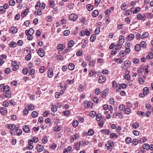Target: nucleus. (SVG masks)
Returning <instances> with one entry per match:
<instances>
[{
  "label": "nucleus",
  "mask_w": 153,
  "mask_h": 153,
  "mask_svg": "<svg viewBox=\"0 0 153 153\" xmlns=\"http://www.w3.org/2000/svg\"><path fill=\"white\" fill-rule=\"evenodd\" d=\"M114 142L113 141L109 140L108 141V143L106 144L105 146L108 150H111V148L114 146Z\"/></svg>",
  "instance_id": "nucleus-1"
},
{
  "label": "nucleus",
  "mask_w": 153,
  "mask_h": 153,
  "mask_svg": "<svg viewBox=\"0 0 153 153\" xmlns=\"http://www.w3.org/2000/svg\"><path fill=\"white\" fill-rule=\"evenodd\" d=\"M69 18L71 20L75 21L77 19L78 16L76 14L72 13L69 15Z\"/></svg>",
  "instance_id": "nucleus-2"
},
{
  "label": "nucleus",
  "mask_w": 153,
  "mask_h": 153,
  "mask_svg": "<svg viewBox=\"0 0 153 153\" xmlns=\"http://www.w3.org/2000/svg\"><path fill=\"white\" fill-rule=\"evenodd\" d=\"M92 103L91 102H87V101H84L83 102V105L85 108H90L91 107V104Z\"/></svg>",
  "instance_id": "nucleus-3"
},
{
  "label": "nucleus",
  "mask_w": 153,
  "mask_h": 153,
  "mask_svg": "<svg viewBox=\"0 0 153 153\" xmlns=\"http://www.w3.org/2000/svg\"><path fill=\"white\" fill-rule=\"evenodd\" d=\"M37 53L41 57H43L45 55V52L42 48H40L37 51Z\"/></svg>",
  "instance_id": "nucleus-4"
},
{
  "label": "nucleus",
  "mask_w": 153,
  "mask_h": 153,
  "mask_svg": "<svg viewBox=\"0 0 153 153\" xmlns=\"http://www.w3.org/2000/svg\"><path fill=\"white\" fill-rule=\"evenodd\" d=\"M123 67H122L123 68H125L126 67L128 68L131 65V63L130 61L128 60L125 61L123 64Z\"/></svg>",
  "instance_id": "nucleus-5"
},
{
  "label": "nucleus",
  "mask_w": 153,
  "mask_h": 153,
  "mask_svg": "<svg viewBox=\"0 0 153 153\" xmlns=\"http://www.w3.org/2000/svg\"><path fill=\"white\" fill-rule=\"evenodd\" d=\"M106 80V77L104 76H100L99 77V82L100 83H102Z\"/></svg>",
  "instance_id": "nucleus-6"
},
{
  "label": "nucleus",
  "mask_w": 153,
  "mask_h": 153,
  "mask_svg": "<svg viewBox=\"0 0 153 153\" xmlns=\"http://www.w3.org/2000/svg\"><path fill=\"white\" fill-rule=\"evenodd\" d=\"M7 112L6 108L4 107L0 108V113L2 115L6 114Z\"/></svg>",
  "instance_id": "nucleus-7"
},
{
  "label": "nucleus",
  "mask_w": 153,
  "mask_h": 153,
  "mask_svg": "<svg viewBox=\"0 0 153 153\" xmlns=\"http://www.w3.org/2000/svg\"><path fill=\"white\" fill-rule=\"evenodd\" d=\"M3 87L1 88V91L6 92L10 91V87L8 86H3Z\"/></svg>",
  "instance_id": "nucleus-8"
},
{
  "label": "nucleus",
  "mask_w": 153,
  "mask_h": 153,
  "mask_svg": "<svg viewBox=\"0 0 153 153\" xmlns=\"http://www.w3.org/2000/svg\"><path fill=\"white\" fill-rule=\"evenodd\" d=\"M108 93V91L107 90H105L102 91L100 93V95L102 97L104 98L106 96L107 94Z\"/></svg>",
  "instance_id": "nucleus-9"
},
{
  "label": "nucleus",
  "mask_w": 153,
  "mask_h": 153,
  "mask_svg": "<svg viewBox=\"0 0 153 153\" xmlns=\"http://www.w3.org/2000/svg\"><path fill=\"white\" fill-rule=\"evenodd\" d=\"M7 127L11 130H13L14 129L16 128V126L13 124H8L7 125Z\"/></svg>",
  "instance_id": "nucleus-10"
},
{
  "label": "nucleus",
  "mask_w": 153,
  "mask_h": 153,
  "mask_svg": "<svg viewBox=\"0 0 153 153\" xmlns=\"http://www.w3.org/2000/svg\"><path fill=\"white\" fill-rule=\"evenodd\" d=\"M100 132L101 134L105 133L108 135L111 132V131L109 130L102 129L100 131Z\"/></svg>",
  "instance_id": "nucleus-11"
},
{
  "label": "nucleus",
  "mask_w": 153,
  "mask_h": 153,
  "mask_svg": "<svg viewBox=\"0 0 153 153\" xmlns=\"http://www.w3.org/2000/svg\"><path fill=\"white\" fill-rule=\"evenodd\" d=\"M134 38V36L133 34H130L126 37L127 39L129 41H131Z\"/></svg>",
  "instance_id": "nucleus-12"
},
{
  "label": "nucleus",
  "mask_w": 153,
  "mask_h": 153,
  "mask_svg": "<svg viewBox=\"0 0 153 153\" xmlns=\"http://www.w3.org/2000/svg\"><path fill=\"white\" fill-rule=\"evenodd\" d=\"M43 147L42 145H41L38 146L36 147L37 150L38 152H42L43 150Z\"/></svg>",
  "instance_id": "nucleus-13"
},
{
  "label": "nucleus",
  "mask_w": 153,
  "mask_h": 153,
  "mask_svg": "<svg viewBox=\"0 0 153 153\" xmlns=\"http://www.w3.org/2000/svg\"><path fill=\"white\" fill-rule=\"evenodd\" d=\"M24 131L26 133H28L30 131V129L27 125L24 126L23 128Z\"/></svg>",
  "instance_id": "nucleus-14"
},
{
  "label": "nucleus",
  "mask_w": 153,
  "mask_h": 153,
  "mask_svg": "<svg viewBox=\"0 0 153 153\" xmlns=\"http://www.w3.org/2000/svg\"><path fill=\"white\" fill-rule=\"evenodd\" d=\"M153 58V53L152 52H150L149 53L148 55L146 57V58L147 59H152Z\"/></svg>",
  "instance_id": "nucleus-15"
},
{
  "label": "nucleus",
  "mask_w": 153,
  "mask_h": 153,
  "mask_svg": "<svg viewBox=\"0 0 153 153\" xmlns=\"http://www.w3.org/2000/svg\"><path fill=\"white\" fill-rule=\"evenodd\" d=\"M75 67L74 65L71 63H70L69 64L68 68L70 70H73L74 68Z\"/></svg>",
  "instance_id": "nucleus-16"
},
{
  "label": "nucleus",
  "mask_w": 153,
  "mask_h": 153,
  "mask_svg": "<svg viewBox=\"0 0 153 153\" xmlns=\"http://www.w3.org/2000/svg\"><path fill=\"white\" fill-rule=\"evenodd\" d=\"M80 146V142H78L75 144V149L76 150H78L79 149Z\"/></svg>",
  "instance_id": "nucleus-17"
},
{
  "label": "nucleus",
  "mask_w": 153,
  "mask_h": 153,
  "mask_svg": "<svg viewBox=\"0 0 153 153\" xmlns=\"http://www.w3.org/2000/svg\"><path fill=\"white\" fill-rule=\"evenodd\" d=\"M148 36L149 33L147 32H145L141 36V38L142 39H144L146 38H147Z\"/></svg>",
  "instance_id": "nucleus-18"
},
{
  "label": "nucleus",
  "mask_w": 153,
  "mask_h": 153,
  "mask_svg": "<svg viewBox=\"0 0 153 153\" xmlns=\"http://www.w3.org/2000/svg\"><path fill=\"white\" fill-rule=\"evenodd\" d=\"M99 14V12L98 11L95 10L92 13V16L94 17H96Z\"/></svg>",
  "instance_id": "nucleus-19"
},
{
  "label": "nucleus",
  "mask_w": 153,
  "mask_h": 153,
  "mask_svg": "<svg viewBox=\"0 0 153 153\" xmlns=\"http://www.w3.org/2000/svg\"><path fill=\"white\" fill-rule=\"evenodd\" d=\"M61 130V127L59 126H56L54 128L53 130L56 132L59 131Z\"/></svg>",
  "instance_id": "nucleus-20"
},
{
  "label": "nucleus",
  "mask_w": 153,
  "mask_h": 153,
  "mask_svg": "<svg viewBox=\"0 0 153 153\" xmlns=\"http://www.w3.org/2000/svg\"><path fill=\"white\" fill-rule=\"evenodd\" d=\"M143 148L144 149H146V150H148L149 149H150L149 145L148 144H146V143L144 144L143 145Z\"/></svg>",
  "instance_id": "nucleus-21"
},
{
  "label": "nucleus",
  "mask_w": 153,
  "mask_h": 153,
  "mask_svg": "<svg viewBox=\"0 0 153 153\" xmlns=\"http://www.w3.org/2000/svg\"><path fill=\"white\" fill-rule=\"evenodd\" d=\"M49 4L50 7L51 8H53L55 6V3L53 1H49Z\"/></svg>",
  "instance_id": "nucleus-22"
},
{
  "label": "nucleus",
  "mask_w": 153,
  "mask_h": 153,
  "mask_svg": "<svg viewBox=\"0 0 153 153\" xmlns=\"http://www.w3.org/2000/svg\"><path fill=\"white\" fill-rule=\"evenodd\" d=\"M51 111L54 112H56L57 110V107L55 105H53L51 107Z\"/></svg>",
  "instance_id": "nucleus-23"
},
{
  "label": "nucleus",
  "mask_w": 153,
  "mask_h": 153,
  "mask_svg": "<svg viewBox=\"0 0 153 153\" xmlns=\"http://www.w3.org/2000/svg\"><path fill=\"white\" fill-rule=\"evenodd\" d=\"M96 39V36L95 34L92 35L90 37V40L92 42H94Z\"/></svg>",
  "instance_id": "nucleus-24"
},
{
  "label": "nucleus",
  "mask_w": 153,
  "mask_h": 153,
  "mask_svg": "<svg viewBox=\"0 0 153 153\" xmlns=\"http://www.w3.org/2000/svg\"><path fill=\"white\" fill-rule=\"evenodd\" d=\"M65 48V45H62V44H59L57 47V48L58 50H60V51H62L64 48Z\"/></svg>",
  "instance_id": "nucleus-25"
},
{
  "label": "nucleus",
  "mask_w": 153,
  "mask_h": 153,
  "mask_svg": "<svg viewBox=\"0 0 153 153\" xmlns=\"http://www.w3.org/2000/svg\"><path fill=\"white\" fill-rule=\"evenodd\" d=\"M65 90V89H62L61 90L60 92V93L59 92H56V94L57 95V98H59V97L60 96L59 94H60L61 95H62L63 94Z\"/></svg>",
  "instance_id": "nucleus-26"
},
{
  "label": "nucleus",
  "mask_w": 153,
  "mask_h": 153,
  "mask_svg": "<svg viewBox=\"0 0 153 153\" xmlns=\"http://www.w3.org/2000/svg\"><path fill=\"white\" fill-rule=\"evenodd\" d=\"M74 42L72 40H71L69 41L68 43V47L71 48L74 45Z\"/></svg>",
  "instance_id": "nucleus-27"
},
{
  "label": "nucleus",
  "mask_w": 153,
  "mask_h": 153,
  "mask_svg": "<svg viewBox=\"0 0 153 153\" xmlns=\"http://www.w3.org/2000/svg\"><path fill=\"white\" fill-rule=\"evenodd\" d=\"M38 114L37 111H33L32 113V116L33 117L35 118L38 116Z\"/></svg>",
  "instance_id": "nucleus-28"
},
{
  "label": "nucleus",
  "mask_w": 153,
  "mask_h": 153,
  "mask_svg": "<svg viewBox=\"0 0 153 153\" xmlns=\"http://www.w3.org/2000/svg\"><path fill=\"white\" fill-rule=\"evenodd\" d=\"M22 73L24 75H26L28 72V70L27 68H25L22 70Z\"/></svg>",
  "instance_id": "nucleus-29"
},
{
  "label": "nucleus",
  "mask_w": 153,
  "mask_h": 153,
  "mask_svg": "<svg viewBox=\"0 0 153 153\" xmlns=\"http://www.w3.org/2000/svg\"><path fill=\"white\" fill-rule=\"evenodd\" d=\"M11 95V93L10 91H7L6 92L5 94V97L6 98H10Z\"/></svg>",
  "instance_id": "nucleus-30"
},
{
  "label": "nucleus",
  "mask_w": 153,
  "mask_h": 153,
  "mask_svg": "<svg viewBox=\"0 0 153 153\" xmlns=\"http://www.w3.org/2000/svg\"><path fill=\"white\" fill-rule=\"evenodd\" d=\"M87 7L88 11H91L94 8L93 6L91 5L90 4H88L87 5Z\"/></svg>",
  "instance_id": "nucleus-31"
},
{
  "label": "nucleus",
  "mask_w": 153,
  "mask_h": 153,
  "mask_svg": "<svg viewBox=\"0 0 153 153\" xmlns=\"http://www.w3.org/2000/svg\"><path fill=\"white\" fill-rule=\"evenodd\" d=\"M134 48L136 51H139L140 49L141 46L138 44H137L135 46Z\"/></svg>",
  "instance_id": "nucleus-32"
},
{
  "label": "nucleus",
  "mask_w": 153,
  "mask_h": 153,
  "mask_svg": "<svg viewBox=\"0 0 153 153\" xmlns=\"http://www.w3.org/2000/svg\"><path fill=\"white\" fill-rule=\"evenodd\" d=\"M10 30L12 32L14 33H16L18 31L17 28L15 27H12Z\"/></svg>",
  "instance_id": "nucleus-33"
},
{
  "label": "nucleus",
  "mask_w": 153,
  "mask_h": 153,
  "mask_svg": "<svg viewBox=\"0 0 153 153\" xmlns=\"http://www.w3.org/2000/svg\"><path fill=\"white\" fill-rule=\"evenodd\" d=\"M78 125V122L76 120L74 121L72 123V126L74 127H76Z\"/></svg>",
  "instance_id": "nucleus-34"
},
{
  "label": "nucleus",
  "mask_w": 153,
  "mask_h": 153,
  "mask_svg": "<svg viewBox=\"0 0 153 153\" xmlns=\"http://www.w3.org/2000/svg\"><path fill=\"white\" fill-rule=\"evenodd\" d=\"M9 45L10 47L15 48L17 44L16 43L12 41L10 43Z\"/></svg>",
  "instance_id": "nucleus-35"
},
{
  "label": "nucleus",
  "mask_w": 153,
  "mask_h": 153,
  "mask_svg": "<svg viewBox=\"0 0 153 153\" xmlns=\"http://www.w3.org/2000/svg\"><path fill=\"white\" fill-rule=\"evenodd\" d=\"M110 137L111 138H116L118 137V136L115 133H112L110 134Z\"/></svg>",
  "instance_id": "nucleus-36"
},
{
  "label": "nucleus",
  "mask_w": 153,
  "mask_h": 153,
  "mask_svg": "<svg viewBox=\"0 0 153 153\" xmlns=\"http://www.w3.org/2000/svg\"><path fill=\"white\" fill-rule=\"evenodd\" d=\"M125 141L127 144H129L131 142V139L129 137L126 138Z\"/></svg>",
  "instance_id": "nucleus-37"
},
{
  "label": "nucleus",
  "mask_w": 153,
  "mask_h": 153,
  "mask_svg": "<svg viewBox=\"0 0 153 153\" xmlns=\"http://www.w3.org/2000/svg\"><path fill=\"white\" fill-rule=\"evenodd\" d=\"M31 55L30 53H28L26 56V59L27 61H29L31 59Z\"/></svg>",
  "instance_id": "nucleus-38"
},
{
  "label": "nucleus",
  "mask_w": 153,
  "mask_h": 153,
  "mask_svg": "<svg viewBox=\"0 0 153 153\" xmlns=\"http://www.w3.org/2000/svg\"><path fill=\"white\" fill-rule=\"evenodd\" d=\"M139 125V124L137 122H135L132 125V127L136 129L138 127Z\"/></svg>",
  "instance_id": "nucleus-39"
},
{
  "label": "nucleus",
  "mask_w": 153,
  "mask_h": 153,
  "mask_svg": "<svg viewBox=\"0 0 153 153\" xmlns=\"http://www.w3.org/2000/svg\"><path fill=\"white\" fill-rule=\"evenodd\" d=\"M131 112V110L129 108H126V110H125L124 113L125 114H129Z\"/></svg>",
  "instance_id": "nucleus-40"
},
{
  "label": "nucleus",
  "mask_w": 153,
  "mask_h": 153,
  "mask_svg": "<svg viewBox=\"0 0 153 153\" xmlns=\"http://www.w3.org/2000/svg\"><path fill=\"white\" fill-rule=\"evenodd\" d=\"M149 92V89L147 87L144 88L143 89V92L146 95H147V93Z\"/></svg>",
  "instance_id": "nucleus-41"
},
{
  "label": "nucleus",
  "mask_w": 153,
  "mask_h": 153,
  "mask_svg": "<svg viewBox=\"0 0 153 153\" xmlns=\"http://www.w3.org/2000/svg\"><path fill=\"white\" fill-rule=\"evenodd\" d=\"M102 117V115L100 113H98L96 115V118L97 121H99L100 120V118Z\"/></svg>",
  "instance_id": "nucleus-42"
},
{
  "label": "nucleus",
  "mask_w": 153,
  "mask_h": 153,
  "mask_svg": "<svg viewBox=\"0 0 153 153\" xmlns=\"http://www.w3.org/2000/svg\"><path fill=\"white\" fill-rule=\"evenodd\" d=\"M96 113L94 111H92L90 112L89 115L90 117H94L96 115Z\"/></svg>",
  "instance_id": "nucleus-43"
},
{
  "label": "nucleus",
  "mask_w": 153,
  "mask_h": 153,
  "mask_svg": "<svg viewBox=\"0 0 153 153\" xmlns=\"http://www.w3.org/2000/svg\"><path fill=\"white\" fill-rule=\"evenodd\" d=\"M141 47H142L143 49H144L146 48V42L144 41H142L140 43Z\"/></svg>",
  "instance_id": "nucleus-44"
},
{
  "label": "nucleus",
  "mask_w": 153,
  "mask_h": 153,
  "mask_svg": "<svg viewBox=\"0 0 153 153\" xmlns=\"http://www.w3.org/2000/svg\"><path fill=\"white\" fill-rule=\"evenodd\" d=\"M115 61L118 63H121L123 62V60H122V59L120 58L116 59Z\"/></svg>",
  "instance_id": "nucleus-45"
},
{
  "label": "nucleus",
  "mask_w": 153,
  "mask_h": 153,
  "mask_svg": "<svg viewBox=\"0 0 153 153\" xmlns=\"http://www.w3.org/2000/svg\"><path fill=\"white\" fill-rule=\"evenodd\" d=\"M42 141L43 143H46L48 142L47 137L45 136L42 139Z\"/></svg>",
  "instance_id": "nucleus-46"
},
{
  "label": "nucleus",
  "mask_w": 153,
  "mask_h": 153,
  "mask_svg": "<svg viewBox=\"0 0 153 153\" xmlns=\"http://www.w3.org/2000/svg\"><path fill=\"white\" fill-rule=\"evenodd\" d=\"M9 4L11 6H14L15 4V2L13 0H10L9 1Z\"/></svg>",
  "instance_id": "nucleus-47"
},
{
  "label": "nucleus",
  "mask_w": 153,
  "mask_h": 153,
  "mask_svg": "<svg viewBox=\"0 0 153 153\" xmlns=\"http://www.w3.org/2000/svg\"><path fill=\"white\" fill-rule=\"evenodd\" d=\"M70 33V31L68 30H65L63 34L65 36H67L69 35Z\"/></svg>",
  "instance_id": "nucleus-48"
},
{
  "label": "nucleus",
  "mask_w": 153,
  "mask_h": 153,
  "mask_svg": "<svg viewBox=\"0 0 153 153\" xmlns=\"http://www.w3.org/2000/svg\"><path fill=\"white\" fill-rule=\"evenodd\" d=\"M94 131L91 129H90L88 130V133L89 135L92 136L94 134Z\"/></svg>",
  "instance_id": "nucleus-49"
},
{
  "label": "nucleus",
  "mask_w": 153,
  "mask_h": 153,
  "mask_svg": "<svg viewBox=\"0 0 153 153\" xmlns=\"http://www.w3.org/2000/svg\"><path fill=\"white\" fill-rule=\"evenodd\" d=\"M28 72L30 75H33L35 73V71L34 69H31L28 70Z\"/></svg>",
  "instance_id": "nucleus-50"
},
{
  "label": "nucleus",
  "mask_w": 153,
  "mask_h": 153,
  "mask_svg": "<svg viewBox=\"0 0 153 153\" xmlns=\"http://www.w3.org/2000/svg\"><path fill=\"white\" fill-rule=\"evenodd\" d=\"M63 114L65 116H67L68 115L70 114V111L69 110H66L65 111H64L63 113Z\"/></svg>",
  "instance_id": "nucleus-51"
},
{
  "label": "nucleus",
  "mask_w": 153,
  "mask_h": 153,
  "mask_svg": "<svg viewBox=\"0 0 153 153\" xmlns=\"http://www.w3.org/2000/svg\"><path fill=\"white\" fill-rule=\"evenodd\" d=\"M34 105L32 104H30L28 106V109L30 110H33L34 109Z\"/></svg>",
  "instance_id": "nucleus-52"
},
{
  "label": "nucleus",
  "mask_w": 153,
  "mask_h": 153,
  "mask_svg": "<svg viewBox=\"0 0 153 153\" xmlns=\"http://www.w3.org/2000/svg\"><path fill=\"white\" fill-rule=\"evenodd\" d=\"M5 12V10L4 9V7L2 6L0 7V13H3Z\"/></svg>",
  "instance_id": "nucleus-53"
},
{
  "label": "nucleus",
  "mask_w": 153,
  "mask_h": 153,
  "mask_svg": "<svg viewBox=\"0 0 153 153\" xmlns=\"http://www.w3.org/2000/svg\"><path fill=\"white\" fill-rule=\"evenodd\" d=\"M132 142L133 144L135 145H137L138 143V140L136 139H133Z\"/></svg>",
  "instance_id": "nucleus-54"
},
{
  "label": "nucleus",
  "mask_w": 153,
  "mask_h": 153,
  "mask_svg": "<svg viewBox=\"0 0 153 153\" xmlns=\"http://www.w3.org/2000/svg\"><path fill=\"white\" fill-rule=\"evenodd\" d=\"M85 34L87 36H89L90 35V32L88 30L87 28H86L85 30Z\"/></svg>",
  "instance_id": "nucleus-55"
},
{
  "label": "nucleus",
  "mask_w": 153,
  "mask_h": 153,
  "mask_svg": "<svg viewBox=\"0 0 153 153\" xmlns=\"http://www.w3.org/2000/svg\"><path fill=\"white\" fill-rule=\"evenodd\" d=\"M124 77L125 79L127 80L129 79L130 78V76L128 74H127L125 75L124 76Z\"/></svg>",
  "instance_id": "nucleus-56"
},
{
  "label": "nucleus",
  "mask_w": 153,
  "mask_h": 153,
  "mask_svg": "<svg viewBox=\"0 0 153 153\" xmlns=\"http://www.w3.org/2000/svg\"><path fill=\"white\" fill-rule=\"evenodd\" d=\"M40 3L39 1H38L37 2L35 6V7L36 9H38L40 8Z\"/></svg>",
  "instance_id": "nucleus-57"
},
{
  "label": "nucleus",
  "mask_w": 153,
  "mask_h": 153,
  "mask_svg": "<svg viewBox=\"0 0 153 153\" xmlns=\"http://www.w3.org/2000/svg\"><path fill=\"white\" fill-rule=\"evenodd\" d=\"M78 138V137L76 134H75L73 135L72 136V138L73 139V141L74 140H76Z\"/></svg>",
  "instance_id": "nucleus-58"
},
{
  "label": "nucleus",
  "mask_w": 153,
  "mask_h": 153,
  "mask_svg": "<svg viewBox=\"0 0 153 153\" xmlns=\"http://www.w3.org/2000/svg\"><path fill=\"white\" fill-rule=\"evenodd\" d=\"M11 70L10 68H7L5 70V72L7 74H9Z\"/></svg>",
  "instance_id": "nucleus-59"
},
{
  "label": "nucleus",
  "mask_w": 153,
  "mask_h": 153,
  "mask_svg": "<svg viewBox=\"0 0 153 153\" xmlns=\"http://www.w3.org/2000/svg\"><path fill=\"white\" fill-rule=\"evenodd\" d=\"M140 10V8L139 7H137L136 8V9L133 12L134 14H136L139 12Z\"/></svg>",
  "instance_id": "nucleus-60"
},
{
  "label": "nucleus",
  "mask_w": 153,
  "mask_h": 153,
  "mask_svg": "<svg viewBox=\"0 0 153 153\" xmlns=\"http://www.w3.org/2000/svg\"><path fill=\"white\" fill-rule=\"evenodd\" d=\"M22 132V131L21 129H18L16 131V134L17 135H20L21 134Z\"/></svg>",
  "instance_id": "nucleus-61"
},
{
  "label": "nucleus",
  "mask_w": 153,
  "mask_h": 153,
  "mask_svg": "<svg viewBox=\"0 0 153 153\" xmlns=\"http://www.w3.org/2000/svg\"><path fill=\"white\" fill-rule=\"evenodd\" d=\"M93 100L94 102H96L97 103L99 102V99L97 97H93Z\"/></svg>",
  "instance_id": "nucleus-62"
},
{
  "label": "nucleus",
  "mask_w": 153,
  "mask_h": 153,
  "mask_svg": "<svg viewBox=\"0 0 153 153\" xmlns=\"http://www.w3.org/2000/svg\"><path fill=\"white\" fill-rule=\"evenodd\" d=\"M146 107L148 109H149V110L152 109V107L149 103L146 104Z\"/></svg>",
  "instance_id": "nucleus-63"
},
{
  "label": "nucleus",
  "mask_w": 153,
  "mask_h": 153,
  "mask_svg": "<svg viewBox=\"0 0 153 153\" xmlns=\"http://www.w3.org/2000/svg\"><path fill=\"white\" fill-rule=\"evenodd\" d=\"M30 32V35H32L34 33V29L32 28H30L29 30Z\"/></svg>",
  "instance_id": "nucleus-64"
}]
</instances>
